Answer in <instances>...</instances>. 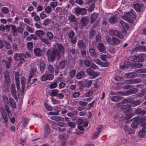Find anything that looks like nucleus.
Instances as JSON below:
<instances>
[{
    "label": "nucleus",
    "instance_id": "obj_1",
    "mask_svg": "<svg viewBox=\"0 0 146 146\" xmlns=\"http://www.w3.org/2000/svg\"><path fill=\"white\" fill-rule=\"evenodd\" d=\"M56 45L58 50L53 48L52 53L51 54V50L48 49L46 53L48 57L52 60H54L55 58L58 60L60 59L64 52V46L61 44H57Z\"/></svg>",
    "mask_w": 146,
    "mask_h": 146
},
{
    "label": "nucleus",
    "instance_id": "obj_2",
    "mask_svg": "<svg viewBox=\"0 0 146 146\" xmlns=\"http://www.w3.org/2000/svg\"><path fill=\"white\" fill-rule=\"evenodd\" d=\"M131 106L130 105H122L121 107V110H125L124 112L125 115V119H128L131 117L133 116V113L131 111L132 109H131Z\"/></svg>",
    "mask_w": 146,
    "mask_h": 146
},
{
    "label": "nucleus",
    "instance_id": "obj_3",
    "mask_svg": "<svg viewBox=\"0 0 146 146\" xmlns=\"http://www.w3.org/2000/svg\"><path fill=\"white\" fill-rule=\"evenodd\" d=\"M59 91L57 89H54L51 90L50 95L56 97L57 99H62L64 97V95L62 93H59Z\"/></svg>",
    "mask_w": 146,
    "mask_h": 146
},
{
    "label": "nucleus",
    "instance_id": "obj_4",
    "mask_svg": "<svg viewBox=\"0 0 146 146\" xmlns=\"http://www.w3.org/2000/svg\"><path fill=\"white\" fill-rule=\"evenodd\" d=\"M106 40L109 44L112 45H118L120 42V40L114 37L112 38L111 39L109 37H107Z\"/></svg>",
    "mask_w": 146,
    "mask_h": 146
},
{
    "label": "nucleus",
    "instance_id": "obj_5",
    "mask_svg": "<svg viewBox=\"0 0 146 146\" xmlns=\"http://www.w3.org/2000/svg\"><path fill=\"white\" fill-rule=\"evenodd\" d=\"M109 33L111 36H116L120 39L123 38V36L122 35L121 33L117 30L110 29L109 31Z\"/></svg>",
    "mask_w": 146,
    "mask_h": 146
},
{
    "label": "nucleus",
    "instance_id": "obj_6",
    "mask_svg": "<svg viewBox=\"0 0 146 146\" xmlns=\"http://www.w3.org/2000/svg\"><path fill=\"white\" fill-rule=\"evenodd\" d=\"M14 58L16 60L20 61L19 63L22 64L25 61L24 54L21 53H16L15 54Z\"/></svg>",
    "mask_w": 146,
    "mask_h": 146
},
{
    "label": "nucleus",
    "instance_id": "obj_7",
    "mask_svg": "<svg viewBox=\"0 0 146 146\" xmlns=\"http://www.w3.org/2000/svg\"><path fill=\"white\" fill-rule=\"evenodd\" d=\"M86 72L89 75L92 76V78H95L99 75V73L94 72V70L90 68L87 69Z\"/></svg>",
    "mask_w": 146,
    "mask_h": 146
},
{
    "label": "nucleus",
    "instance_id": "obj_8",
    "mask_svg": "<svg viewBox=\"0 0 146 146\" xmlns=\"http://www.w3.org/2000/svg\"><path fill=\"white\" fill-rule=\"evenodd\" d=\"M65 63L64 61L60 62L58 65V66H56L55 68V73L56 75H57L59 72V69L63 68L65 66Z\"/></svg>",
    "mask_w": 146,
    "mask_h": 146
},
{
    "label": "nucleus",
    "instance_id": "obj_9",
    "mask_svg": "<svg viewBox=\"0 0 146 146\" xmlns=\"http://www.w3.org/2000/svg\"><path fill=\"white\" fill-rule=\"evenodd\" d=\"M11 60L12 58L11 57L8 58L7 60H3L2 62L3 64H6V67L8 69L10 67Z\"/></svg>",
    "mask_w": 146,
    "mask_h": 146
},
{
    "label": "nucleus",
    "instance_id": "obj_10",
    "mask_svg": "<svg viewBox=\"0 0 146 146\" xmlns=\"http://www.w3.org/2000/svg\"><path fill=\"white\" fill-rule=\"evenodd\" d=\"M11 27V33L12 35L14 36H17L18 35L17 27L14 25H10Z\"/></svg>",
    "mask_w": 146,
    "mask_h": 146
},
{
    "label": "nucleus",
    "instance_id": "obj_11",
    "mask_svg": "<svg viewBox=\"0 0 146 146\" xmlns=\"http://www.w3.org/2000/svg\"><path fill=\"white\" fill-rule=\"evenodd\" d=\"M9 72L8 70H6L4 73V82L6 84H8L10 81Z\"/></svg>",
    "mask_w": 146,
    "mask_h": 146
},
{
    "label": "nucleus",
    "instance_id": "obj_12",
    "mask_svg": "<svg viewBox=\"0 0 146 146\" xmlns=\"http://www.w3.org/2000/svg\"><path fill=\"white\" fill-rule=\"evenodd\" d=\"M97 49L100 52H102L105 53L106 51V49L104 45L102 43H100L97 46Z\"/></svg>",
    "mask_w": 146,
    "mask_h": 146
},
{
    "label": "nucleus",
    "instance_id": "obj_13",
    "mask_svg": "<svg viewBox=\"0 0 146 146\" xmlns=\"http://www.w3.org/2000/svg\"><path fill=\"white\" fill-rule=\"evenodd\" d=\"M34 52L35 55L38 57L41 56L42 55V51L39 48H36L34 49Z\"/></svg>",
    "mask_w": 146,
    "mask_h": 146
},
{
    "label": "nucleus",
    "instance_id": "obj_14",
    "mask_svg": "<svg viewBox=\"0 0 146 146\" xmlns=\"http://www.w3.org/2000/svg\"><path fill=\"white\" fill-rule=\"evenodd\" d=\"M11 93L13 95V96L15 98L16 97V92L15 90V85L13 84H12L11 86Z\"/></svg>",
    "mask_w": 146,
    "mask_h": 146
},
{
    "label": "nucleus",
    "instance_id": "obj_15",
    "mask_svg": "<svg viewBox=\"0 0 146 146\" xmlns=\"http://www.w3.org/2000/svg\"><path fill=\"white\" fill-rule=\"evenodd\" d=\"M89 19L86 17H82L81 19V24L83 26H85L89 22Z\"/></svg>",
    "mask_w": 146,
    "mask_h": 146
},
{
    "label": "nucleus",
    "instance_id": "obj_16",
    "mask_svg": "<svg viewBox=\"0 0 146 146\" xmlns=\"http://www.w3.org/2000/svg\"><path fill=\"white\" fill-rule=\"evenodd\" d=\"M21 84L22 85L21 92L23 93L25 89V84L26 83V79L24 77H22L21 78Z\"/></svg>",
    "mask_w": 146,
    "mask_h": 146
},
{
    "label": "nucleus",
    "instance_id": "obj_17",
    "mask_svg": "<svg viewBox=\"0 0 146 146\" xmlns=\"http://www.w3.org/2000/svg\"><path fill=\"white\" fill-rule=\"evenodd\" d=\"M117 21V19L116 17L114 16H111L108 19L109 22L111 24H113L115 23Z\"/></svg>",
    "mask_w": 146,
    "mask_h": 146
},
{
    "label": "nucleus",
    "instance_id": "obj_18",
    "mask_svg": "<svg viewBox=\"0 0 146 146\" xmlns=\"http://www.w3.org/2000/svg\"><path fill=\"white\" fill-rule=\"evenodd\" d=\"M9 103L12 108H16L15 102L12 98H9Z\"/></svg>",
    "mask_w": 146,
    "mask_h": 146
},
{
    "label": "nucleus",
    "instance_id": "obj_19",
    "mask_svg": "<svg viewBox=\"0 0 146 146\" xmlns=\"http://www.w3.org/2000/svg\"><path fill=\"white\" fill-rule=\"evenodd\" d=\"M36 70L35 69L32 68L30 72L29 78L28 81V83L29 84L31 81V79L33 76L35 74Z\"/></svg>",
    "mask_w": 146,
    "mask_h": 146
},
{
    "label": "nucleus",
    "instance_id": "obj_20",
    "mask_svg": "<svg viewBox=\"0 0 146 146\" xmlns=\"http://www.w3.org/2000/svg\"><path fill=\"white\" fill-rule=\"evenodd\" d=\"M136 117L134 118L133 119L134 122H133L131 124L132 127L134 128H137L139 124L138 121H136Z\"/></svg>",
    "mask_w": 146,
    "mask_h": 146
},
{
    "label": "nucleus",
    "instance_id": "obj_21",
    "mask_svg": "<svg viewBox=\"0 0 146 146\" xmlns=\"http://www.w3.org/2000/svg\"><path fill=\"white\" fill-rule=\"evenodd\" d=\"M120 23L122 26L125 31H126L127 30H128L129 27L127 24L122 20L120 21Z\"/></svg>",
    "mask_w": 146,
    "mask_h": 146
},
{
    "label": "nucleus",
    "instance_id": "obj_22",
    "mask_svg": "<svg viewBox=\"0 0 146 146\" xmlns=\"http://www.w3.org/2000/svg\"><path fill=\"white\" fill-rule=\"evenodd\" d=\"M77 44L79 48L80 49L85 48L86 46L84 44L82 40H78V42Z\"/></svg>",
    "mask_w": 146,
    "mask_h": 146
},
{
    "label": "nucleus",
    "instance_id": "obj_23",
    "mask_svg": "<svg viewBox=\"0 0 146 146\" xmlns=\"http://www.w3.org/2000/svg\"><path fill=\"white\" fill-rule=\"evenodd\" d=\"M98 14L96 13H94L91 15V19L90 22L92 23L97 19L98 17Z\"/></svg>",
    "mask_w": 146,
    "mask_h": 146
},
{
    "label": "nucleus",
    "instance_id": "obj_24",
    "mask_svg": "<svg viewBox=\"0 0 146 146\" xmlns=\"http://www.w3.org/2000/svg\"><path fill=\"white\" fill-rule=\"evenodd\" d=\"M89 52L90 55L94 57H96L98 56V54L96 52L94 49L93 48L90 49Z\"/></svg>",
    "mask_w": 146,
    "mask_h": 146
},
{
    "label": "nucleus",
    "instance_id": "obj_25",
    "mask_svg": "<svg viewBox=\"0 0 146 146\" xmlns=\"http://www.w3.org/2000/svg\"><path fill=\"white\" fill-rule=\"evenodd\" d=\"M122 18L123 19L129 22H131L132 21V20L129 17L127 13L124 15L122 17Z\"/></svg>",
    "mask_w": 146,
    "mask_h": 146
},
{
    "label": "nucleus",
    "instance_id": "obj_26",
    "mask_svg": "<svg viewBox=\"0 0 146 146\" xmlns=\"http://www.w3.org/2000/svg\"><path fill=\"white\" fill-rule=\"evenodd\" d=\"M146 131V129L145 128V129L142 128L139 130V134L141 137L143 138L144 137Z\"/></svg>",
    "mask_w": 146,
    "mask_h": 146
},
{
    "label": "nucleus",
    "instance_id": "obj_27",
    "mask_svg": "<svg viewBox=\"0 0 146 146\" xmlns=\"http://www.w3.org/2000/svg\"><path fill=\"white\" fill-rule=\"evenodd\" d=\"M127 13L131 19L132 18L135 19L136 18V13L133 10H131L130 12Z\"/></svg>",
    "mask_w": 146,
    "mask_h": 146
},
{
    "label": "nucleus",
    "instance_id": "obj_28",
    "mask_svg": "<svg viewBox=\"0 0 146 146\" xmlns=\"http://www.w3.org/2000/svg\"><path fill=\"white\" fill-rule=\"evenodd\" d=\"M46 69L50 73H53L54 71H55V69H54L53 66L50 64L48 65L46 67Z\"/></svg>",
    "mask_w": 146,
    "mask_h": 146
},
{
    "label": "nucleus",
    "instance_id": "obj_29",
    "mask_svg": "<svg viewBox=\"0 0 146 146\" xmlns=\"http://www.w3.org/2000/svg\"><path fill=\"white\" fill-rule=\"evenodd\" d=\"M121 99V98L119 96H115L112 97L111 98V100L114 102H117Z\"/></svg>",
    "mask_w": 146,
    "mask_h": 146
},
{
    "label": "nucleus",
    "instance_id": "obj_30",
    "mask_svg": "<svg viewBox=\"0 0 146 146\" xmlns=\"http://www.w3.org/2000/svg\"><path fill=\"white\" fill-rule=\"evenodd\" d=\"M137 119L136 121H138L139 123H140V124L144 122L146 120V116H144L142 118L139 117H136Z\"/></svg>",
    "mask_w": 146,
    "mask_h": 146
},
{
    "label": "nucleus",
    "instance_id": "obj_31",
    "mask_svg": "<svg viewBox=\"0 0 146 146\" xmlns=\"http://www.w3.org/2000/svg\"><path fill=\"white\" fill-rule=\"evenodd\" d=\"M51 119L53 120H54L56 121H62L64 120V119L63 118L60 117L52 116L51 117Z\"/></svg>",
    "mask_w": 146,
    "mask_h": 146
},
{
    "label": "nucleus",
    "instance_id": "obj_32",
    "mask_svg": "<svg viewBox=\"0 0 146 146\" xmlns=\"http://www.w3.org/2000/svg\"><path fill=\"white\" fill-rule=\"evenodd\" d=\"M68 141V143L69 145H73L76 143V138L75 137H73V138Z\"/></svg>",
    "mask_w": 146,
    "mask_h": 146
},
{
    "label": "nucleus",
    "instance_id": "obj_33",
    "mask_svg": "<svg viewBox=\"0 0 146 146\" xmlns=\"http://www.w3.org/2000/svg\"><path fill=\"white\" fill-rule=\"evenodd\" d=\"M84 75V72L83 71H80L78 72L76 76L77 79H80L82 78Z\"/></svg>",
    "mask_w": 146,
    "mask_h": 146
},
{
    "label": "nucleus",
    "instance_id": "obj_34",
    "mask_svg": "<svg viewBox=\"0 0 146 146\" xmlns=\"http://www.w3.org/2000/svg\"><path fill=\"white\" fill-rule=\"evenodd\" d=\"M50 99L51 100V102L53 104H58L60 103V101H59L57 100L54 98L51 97Z\"/></svg>",
    "mask_w": 146,
    "mask_h": 146
},
{
    "label": "nucleus",
    "instance_id": "obj_35",
    "mask_svg": "<svg viewBox=\"0 0 146 146\" xmlns=\"http://www.w3.org/2000/svg\"><path fill=\"white\" fill-rule=\"evenodd\" d=\"M130 64L128 61H125L124 62L123 65L121 66L120 68L121 69H123L124 68H128L129 67Z\"/></svg>",
    "mask_w": 146,
    "mask_h": 146
},
{
    "label": "nucleus",
    "instance_id": "obj_36",
    "mask_svg": "<svg viewBox=\"0 0 146 146\" xmlns=\"http://www.w3.org/2000/svg\"><path fill=\"white\" fill-rule=\"evenodd\" d=\"M40 39L42 41L48 46H49L50 45L51 43L47 39L43 38H41Z\"/></svg>",
    "mask_w": 146,
    "mask_h": 146
},
{
    "label": "nucleus",
    "instance_id": "obj_37",
    "mask_svg": "<svg viewBox=\"0 0 146 146\" xmlns=\"http://www.w3.org/2000/svg\"><path fill=\"white\" fill-rule=\"evenodd\" d=\"M68 20L70 21L75 22L76 19L75 16L73 15H71L68 16Z\"/></svg>",
    "mask_w": 146,
    "mask_h": 146
},
{
    "label": "nucleus",
    "instance_id": "obj_38",
    "mask_svg": "<svg viewBox=\"0 0 146 146\" xmlns=\"http://www.w3.org/2000/svg\"><path fill=\"white\" fill-rule=\"evenodd\" d=\"M50 132V129L49 128V126L48 124H46L45 125V129H44V133L45 134H48Z\"/></svg>",
    "mask_w": 146,
    "mask_h": 146
},
{
    "label": "nucleus",
    "instance_id": "obj_39",
    "mask_svg": "<svg viewBox=\"0 0 146 146\" xmlns=\"http://www.w3.org/2000/svg\"><path fill=\"white\" fill-rule=\"evenodd\" d=\"M36 34L39 36H42L44 35V33L43 31L39 30L36 31Z\"/></svg>",
    "mask_w": 146,
    "mask_h": 146
},
{
    "label": "nucleus",
    "instance_id": "obj_40",
    "mask_svg": "<svg viewBox=\"0 0 146 146\" xmlns=\"http://www.w3.org/2000/svg\"><path fill=\"white\" fill-rule=\"evenodd\" d=\"M134 7L135 9L137 11L140 12L141 11V6L138 4H135L134 5Z\"/></svg>",
    "mask_w": 146,
    "mask_h": 146
},
{
    "label": "nucleus",
    "instance_id": "obj_41",
    "mask_svg": "<svg viewBox=\"0 0 146 146\" xmlns=\"http://www.w3.org/2000/svg\"><path fill=\"white\" fill-rule=\"evenodd\" d=\"M45 68V64L43 62H41L40 64V70L42 73L43 72Z\"/></svg>",
    "mask_w": 146,
    "mask_h": 146
},
{
    "label": "nucleus",
    "instance_id": "obj_42",
    "mask_svg": "<svg viewBox=\"0 0 146 146\" xmlns=\"http://www.w3.org/2000/svg\"><path fill=\"white\" fill-rule=\"evenodd\" d=\"M57 86V82H56L52 83L49 86V87L50 89L54 88Z\"/></svg>",
    "mask_w": 146,
    "mask_h": 146
},
{
    "label": "nucleus",
    "instance_id": "obj_43",
    "mask_svg": "<svg viewBox=\"0 0 146 146\" xmlns=\"http://www.w3.org/2000/svg\"><path fill=\"white\" fill-rule=\"evenodd\" d=\"M46 36L49 40H51L53 38V34L50 32H48L46 33Z\"/></svg>",
    "mask_w": 146,
    "mask_h": 146
},
{
    "label": "nucleus",
    "instance_id": "obj_44",
    "mask_svg": "<svg viewBox=\"0 0 146 146\" xmlns=\"http://www.w3.org/2000/svg\"><path fill=\"white\" fill-rule=\"evenodd\" d=\"M140 82V80L139 79H136L131 80H129L128 83L129 84L137 83L139 82Z\"/></svg>",
    "mask_w": 146,
    "mask_h": 146
},
{
    "label": "nucleus",
    "instance_id": "obj_45",
    "mask_svg": "<svg viewBox=\"0 0 146 146\" xmlns=\"http://www.w3.org/2000/svg\"><path fill=\"white\" fill-rule=\"evenodd\" d=\"M47 80H51L54 78V75L52 74H46Z\"/></svg>",
    "mask_w": 146,
    "mask_h": 146
},
{
    "label": "nucleus",
    "instance_id": "obj_46",
    "mask_svg": "<svg viewBox=\"0 0 146 146\" xmlns=\"http://www.w3.org/2000/svg\"><path fill=\"white\" fill-rule=\"evenodd\" d=\"M2 12L4 14H6L9 12L8 8L6 7H3L1 9Z\"/></svg>",
    "mask_w": 146,
    "mask_h": 146
},
{
    "label": "nucleus",
    "instance_id": "obj_47",
    "mask_svg": "<svg viewBox=\"0 0 146 146\" xmlns=\"http://www.w3.org/2000/svg\"><path fill=\"white\" fill-rule=\"evenodd\" d=\"M52 10L50 7L48 6L45 7V11L47 13H49L51 12Z\"/></svg>",
    "mask_w": 146,
    "mask_h": 146
},
{
    "label": "nucleus",
    "instance_id": "obj_48",
    "mask_svg": "<svg viewBox=\"0 0 146 146\" xmlns=\"http://www.w3.org/2000/svg\"><path fill=\"white\" fill-rule=\"evenodd\" d=\"M80 95V93L79 92H75L72 94V96L74 98L79 97Z\"/></svg>",
    "mask_w": 146,
    "mask_h": 146
},
{
    "label": "nucleus",
    "instance_id": "obj_49",
    "mask_svg": "<svg viewBox=\"0 0 146 146\" xmlns=\"http://www.w3.org/2000/svg\"><path fill=\"white\" fill-rule=\"evenodd\" d=\"M76 14L78 15L80 14V8L78 7H75L74 9Z\"/></svg>",
    "mask_w": 146,
    "mask_h": 146
},
{
    "label": "nucleus",
    "instance_id": "obj_50",
    "mask_svg": "<svg viewBox=\"0 0 146 146\" xmlns=\"http://www.w3.org/2000/svg\"><path fill=\"white\" fill-rule=\"evenodd\" d=\"M87 12L86 9L84 8H80V14L84 15L86 14Z\"/></svg>",
    "mask_w": 146,
    "mask_h": 146
},
{
    "label": "nucleus",
    "instance_id": "obj_51",
    "mask_svg": "<svg viewBox=\"0 0 146 146\" xmlns=\"http://www.w3.org/2000/svg\"><path fill=\"white\" fill-rule=\"evenodd\" d=\"M67 123L69 126L72 128H74L76 126V124L74 122H68Z\"/></svg>",
    "mask_w": 146,
    "mask_h": 146
},
{
    "label": "nucleus",
    "instance_id": "obj_52",
    "mask_svg": "<svg viewBox=\"0 0 146 146\" xmlns=\"http://www.w3.org/2000/svg\"><path fill=\"white\" fill-rule=\"evenodd\" d=\"M131 61L134 62H137L138 61L137 56H134L131 57Z\"/></svg>",
    "mask_w": 146,
    "mask_h": 146
},
{
    "label": "nucleus",
    "instance_id": "obj_53",
    "mask_svg": "<svg viewBox=\"0 0 146 146\" xmlns=\"http://www.w3.org/2000/svg\"><path fill=\"white\" fill-rule=\"evenodd\" d=\"M12 46L14 50L15 51H18L19 50L18 46L17 44L13 43L12 44Z\"/></svg>",
    "mask_w": 146,
    "mask_h": 146
},
{
    "label": "nucleus",
    "instance_id": "obj_54",
    "mask_svg": "<svg viewBox=\"0 0 146 146\" xmlns=\"http://www.w3.org/2000/svg\"><path fill=\"white\" fill-rule=\"evenodd\" d=\"M17 29L18 31V33H22L24 29L22 27L19 26L17 28Z\"/></svg>",
    "mask_w": 146,
    "mask_h": 146
},
{
    "label": "nucleus",
    "instance_id": "obj_55",
    "mask_svg": "<svg viewBox=\"0 0 146 146\" xmlns=\"http://www.w3.org/2000/svg\"><path fill=\"white\" fill-rule=\"evenodd\" d=\"M50 5L51 7L54 8L57 5V3L56 2H52L50 3Z\"/></svg>",
    "mask_w": 146,
    "mask_h": 146
},
{
    "label": "nucleus",
    "instance_id": "obj_56",
    "mask_svg": "<svg viewBox=\"0 0 146 146\" xmlns=\"http://www.w3.org/2000/svg\"><path fill=\"white\" fill-rule=\"evenodd\" d=\"M66 86V84L65 83L63 82H60L59 85L58 87L59 89H61L64 88Z\"/></svg>",
    "mask_w": 146,
    "mask_h": 146
},
{
    "label": "nucleus",
    "instance_id": "obj_57",
    "mask_svg": "<svg viewBox=\"0 0 146 146\" xmlns=\"http://www.w3.org/2000/svg\"><path fill=\"white\" fill-rule=\"evenodd\" d=\"M40 80L42 81H44L47 80L46 74H44L42 76L40 77Z\"/></svg>",
    "mask_w": 146,
    "mask_h": 146
},
{
    "label": "nucleus",
    "instance_id": "obj_58",
    "mask_svg": "<svg viewBox=\"0 0 146 146\" xmlns=\"http://www.w3.org/2000/svg\"><path fill=\"white\" fill-rule=\"evenodd\" d=\"M74 34V33L72 31H70L69 33H68V35L70 39L73 38Z\"/></svg>",
    "mask_w": 146,
    "mask_h": 146
},
{
    "label": "nucleus",
    "instance_id": "obj_59",
    "mask_svg": "<svg viewBox=\"0 0 146 146\" xmlns=\"http://www.w3.org/2000/svg\"><path fill=\"white\" fill-rule=\"evenodd\" d=\"M108 56L105 54H102L100 56V58L102 60L106 61V58H107Z\"/></svg>",
    "mask_w": 146,
    "mask_h": 146
},
{
    "label": "nucleus",
    "instance_id": "obj_60",
    "mask_svg": "<svg viewBox=\"0 0 146 146\" xmlns=\"http://www.w3.org/2000/svg\"><path fill=\"white\" fill-rule=\"evenodd\" d=\"M82 56L84 57H85L86 54V50L85 48L81 49Z\"/></svg>",
    "mask_w": 146,
    "mask_h": 146
},
{
    "label": "nucleus",
    "instance_id": "obj_61",
    "mask_svg": "<svg viewBox=\"0 0 146 146\" xmlns=\"http://www.w3.org/2000/svg\"><path fill=\"white\" fill-rule=\"evenodd\" d=\"M50 21H51L50 19H46L44 20L43 24L44 25H47L50 22Z\"/></svg>",
    "mask_w": 146,
    "mask_h": 146
},
{
    "label": "nucleus",
    "instance_id": "obj_62",
    "mask_svg": "<svg viewBox=\"0 0 146 146\" xmlns=\"http://www.w3.org/2000/svg\"><path fill=\"white\" fill-rule=\"evenodd\" d=\"M27 46L28 48L30 50H31L33 46V44L31 42H28L27 43Z\"/></svg>",
    "mask_w": 146,
    "mask_h": 146
},
{
    "label": "nucleus",
    "instance_id": "obj_63",
    "mask_svg": "<svg viewBox=\"0 0 146 146\" xmlns=\"http://www.w3.org/2000/svg\"><path fill=\"white\" fill-rule=\"evenodd\" d=\"M3 102L5 104H7L9 103L8 99L7 96H3Z\"/></svg>",
    "mask_w": 146,
    "mask_h": 146
},
{
    "label": "nucleus",
    "instance_id": "obj_64",
    "mask_svg": "<svg viewBox=\"0 0 146 146\" xmlns=\"http://www.w3.org/2000/svg\"><path fill=\"white\" fill-rule=\"evenodd\" d=\"M84 63L85 65L87 67L89 66L91 64L90 61L87 60H86L84 61Z\"/></svg>",
    "mask_w": 146,
    "mask_h": 146
}]
</instances>
